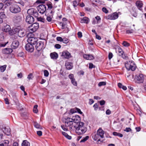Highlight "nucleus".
I'll return each instance as SVG.
<instances>
[{"label": "nucleus", "mask_w": 146, "mask_h": 146, "mask_svg": "<svg viewBox=\"0 0 146 146\" xmlns=\"http://www.w3.org/2000/svg\"><path fill=\"white\" fill-rule=\"evenodd\" d=\"M80 117L78 115H75L70 117L64 118L62 119V122L64 124L62 125L61 127L63 130L67 131L69 129L70 130L75 129V126L80 123Z\"/></svg>", "instance_id": "f257e3e1"}, {"label": "nucleus", "mask_w": 146, "mask_h": 146, "mask_svg": "<svg viewBox=\"0 0 146 146\" xmlns=\"http://www.w3.org/2000/svg\"><path fill=\"white\" fill-rule=\"evenodd\" d=\"M75 126V129L76 133L78 135H82L84 134L87 130V127L85 126L84 122H80Z\"/></svg>", "instance_id": "f03ea898"}, {"label": "nucleus", "mask_w": 146, "mask_h": 146, "mask_svg": "<svg viewBox=\"0 0 146 146\" xmlns=\"http://www.w3.org/2000/svg\"><path fill=\"white\" fill-rule=\"evenodd\" d=\"M9 10L11 12L14 13H19L21 11L20 7L16 3L12 5L10 7Z\"/></svg>", "instance_id": "7ed1b4c3"}, {"label": "nucleus", "mask_w": 146, "mask_h": 146, "mask_svg": "<svg viewBox=\"0 0 146 146\" xmlns=\"http://www.w3.org/2000/svg\"><path fill=\"white\" fill-rule=\"evenodd\" d=\"M125 67L126 69L129 70L134 71L136 68V65L134 62L132 61H129L125 64Z\"/></svg>", "instance_id": "20e7f679"}, {"label": "nucleus", "mask_w": 146, "mask_h": 146, "mask_svg": "<svg viewBox=\"0 0 146 146\" xmlns=\"http://www.w3.org/2000/svg\"><path fill=\"white\" fill-rule=\"evenodd\" d=\"M135 82L138 84H141L143 83L144 80V75L141 74L138 75H136L134 78Z\"/></svg>", "instance_id": "39448f33"}, {"label": "nucleus", "mask_w": 146, "mask_h": 146, "mask_svg": "<svg viewBox=\"0 0 146 146\" xmlns=\"http://www.w3.org/2000/svg\"><path fill=\"white\" fill-rule=\"evenodd\" d=\"M39 27L38 23H36L33 24L28 27V30L30 33H34L36 31Z\"/></svg>", "instance_id": "423d86ee"}, {"label": "nucleus", "mask_w": 146, "mask_h": 146, "mask_svg": "<svg viewBox=\"0 0 146 146\" xmlns=\"http://www.w3.org/2000/svg\"><path fill=\"white\" fill-rule=\"evenodd\" d=\"M54 13L51 10L46 11L45 13V15L46 16V20L48 22H51L52 18H53Z\"/></svg>", "instance_id": "0eeeda50"}, {"label": "nucleus", "mask_w": 146, "mask_h": 146, "mask_svg": "<svg viewBox=\"0 0 146 146\" xmlns=\"http://www.w3.org/2000/svg\"><path fill=\"white\" fill-rule=\"evenodd\" d=\"M118 17V13L117 12H115L108 16H106L105 18L107 19L114 20L117 19Z\"/></svg>", "instance_id": "6e6552de"}, {"label": "nucleus", "mask_w": 146, "mask_h": 146, "mask_svg": "<svg viewBox=\"0 0 146 146\" xmlns=\"http://www.w3.org/2000/svg\"><path fill=\"white\" fill-rule=\"evenodd\" d=\"M36 44V48L38 52L40 51L43 48L44 43L43 42L38 41Z\"/></svg>", "instance_id": "1a4fd4ad"}, {"label": "nucleus", "mask_w": 146, "mask_h": 146, "mask_svg": "<svg viewBox=\"0 0 146 146\" xmlns=\"http://www.w3.org/2000/svg\"><path fill=\"white\" fill-rule=\"evenodd\" d=\"M37 9L38 12L42 14H43L44 13L46 12V6L44 5H38L37 7Z\"/></svg>", "instance_id": "9d476101"}, {"label": "nucleus", "mask_w": 146, "mask_h": 146, "mask_svg": "<svg viewBox=\"0 0 146 146\" xmlns=\"http://www.w3.org/2000/svg\"><path fill=\"white\" fill-rule=\"evenodd\" d=\"M22 20L21 15L19 14L15 15L13 18V21L16 23H18L21 22Z\"/></svg>", "instance_id": "9b49d317"}, {"label": "nucleus", "mask_w": 146, "mask_h": 146, "mask_svg": "<svg viewBox=\"0 0 146 146\" xmlns=\"http://www.w3.org/2000/svg\"><path fill=\"white\" fill-rule=\"evenodd\" d=\"M25 48L26 50L31 52H33L34 50V48L33 45L29 43L26 44Z\"/></svg>", "instance_id": "f8f14e48"}, {"label": "nucleus", "mask_w": 146, "mask_h": 146, "mask_svg": "<svg viewBox=\"0 0 146 146\" xmlns=\"http://www.w3.org/2000/svg\"><path fill=\"white\" fill-rule=\"evenodd\" d=\"M38 40L37 38L33 37H30L27 39V41L28 43L32 44V45L36 44Z\"/></svg>", "instance_id": "ddd939ff"}, {"label": "nucleus", "mask_w": 146, "mask_h": 146, "mask_svg": "<svg viewBox=\"0 0 146 146\" xmlns=\"http://www.w3.org/2000/svg\"><path fill=\"white\" fill-rule=\"evenodd\" d=\"M117 51L119 55L124 59H126L127 57L124 53V51L122 49L119 47L117 48Z\"/></svg>", "instance_id": "4468645a"}, {"label": "nucleus", "mask_w": 146, "mask_h": 146, "mask_svg": "<svg viewBox=\"0 0 146 146\" xmlns=\"http://www.w3.org/2000/svg\"><path fill=\"white\" fill-rule=\"evenodd\" d=\"M68 78L71 80V83L74 86H77V83L74 78V75L73 74H70L68 75Z\"/></svg>", "instance_id": "2eb2a0df"}, {"label": "nucleus", "mask_w": 146, "mask_h": 146, "mask_svg": "<svg viewBox=\"0 0 146 146\" xmlns=\"http://www.w3.org/2000/svg\"><path fill=\"white\" fill-rule=\"evenodd\" d=\"M61 56L63 57V58L66 59H69L71 57L70 54L68 51H64L62 52Z\"/></svg>", "instance_id": "dca6fc26"}, {"label": "nucleus", "mask_w": 146, "mask_h": 146, "mask_svg": "<svg viewBox=\"0 0 146 146\" xmlns=\"http://www.w3.org/2000/svg\"><path fill=\"white\" fill-rule=\"evenodd\" d=\"M26 21L29 24H32L34 21V18L32 16L28 15L26 17Z\"/></svg>", "instance_id": "f3484780"}, {"label": "nucleus", "mask_w": 146, "mask_h": 146, "mask_svg": "<svg viewBox=\"0 0 146 146\" xmlns=\"http://www.w3.org/2000/svg\"><path fill=\"white\" fill-rule=\"evenodd\" d=\"M19 45V43L17 40H15L13 41L11 45L12 48L15 49L17 48Z\"/></svg>", "instance_id": "a211bd4d"}, {"label": "nucleus", "mask_w": 146, "mask_h": 146, "mask_svg": "<svg viewBox=\"0 0 146 146\" xmlns=\"http://www.w3.org/2000/svg\"><path fill=\"white\" fill-rule=\"evenodd\" d=\"M97 133L101 138H103L104 137V131L100 127L97 130Z\"/></svg>", "instance_id": "6ab92c4d"}, {"label": "nucleus", "mask_w": 146, "mask_h": 146, "mask_svg": "<svg viewBox=\"0 0 146 146\" xmlns=\"http://www.w3.org/2000/svg\"><path fill=\"white\" fill-rule=\"evenodd\" d=\"M135 4L138 9L140 10H142L143 4L141 1H136Z\"/></svg>", "instance_id": "aec40b11"}, {"label": "nucleus", "mask_w": 146, "mask_h": 146, "mask_svg": "<svg viewBox=\"0 0 146 146\" xmlns=\"http://www.w3.org/2000/svg\"><path fill=\"white\" fill-rule=\"evenodd\" d=\"M80 23H84L87 24L90 22V19L86 17H84L82 18L81 19Z\"/></svg>", "instance_id": "412c9836"}, {"label": "nucleus", "mask_w": 146, "mask_h": 146, "mask_svg": "<svg viewBox=\"0 0 146 146\" xmlns=\"http://www.w3.org/2000/svg\"><path fill=\"white\" fill-rule=\"evenodd\" d=\"M13 52V50L9 48H6L2 50V52L3 54H8L11 53Z\"/></svg>", "instance_id": "4be33fe9"}, {"label": "nucleus", "mask_w": 146, "mask_h": 146, "mask_svg": "<svg viewBox=\"0 0 146 146\" xmlns=\"http://www.w3.org/2000/svg\"><path fill=\"white\" fill-rule=\"evenodd\" d=\"M26 34L25 31L23 30L19 31L18 33V35L20 37H22L25 36Z\"/></svg>", "instance_id": "5701e85b"}, {"label": "nucleus", "mask_w": 146, "mask_h": 146, "mask_svg": "<svg viewBox=\"0 0 146 146\" xmlns=\"http://www.w3.org/2000/svg\"><path fill=\"white\" fill-rule=\"evenodd\" d=\"M65 66L67 69L70 70L73 67V63L71 62H67L65 63Z\"/></svg>", "instance_id": "b1692460"}, {"label": "nucleus", "mask_w": 146, "mask_h": 146, "mask_svg": "<svg viewBox=\"0 0 146 146\" xmlns=\"http://www.w3.org/2000/svg\"><path fill=\"white\" fill-rule=\"evenodd\" d=\"M3 131L4 133L7 135H9L10 134V129L9 127H5L3 128Z\"/></svg>", "instance_id": "393cba45"}, {"label": "nucleus", "mask_w": 146, "mask_h": 146, "mask_svg": "<svg viewBox=\"0 0 146 146\" xmlns=\"http://www.w3.org/2000/svg\"><path fill=\"white\" fill-rule=\"evenodd\" d=\"M84 58L88 60H92L94 59V56L90 54H84L83 55Z\"/></svg>", "instance_id": "a878e982"}, {"label": "nucleus", "mask_w": 146, "mask_h": 146, "mask_svg": "<svg viewBox=\"0 0 146 146\" xmlns=\"http://www.w3.org/2000/svg\"><path fill=\"white\" fill-rule=\"evenodd\" d=\"M50 56L52 59H56L58 57V55L56 52H54L50 54Z\"/></svg>", "instance_id": "bb28decb"}, {"label": "nucleus", "mask_w": 146, "mask_h": 146, "mask_svg": "<svg viewBox=\"0 0 146 146\" xmlns=\"http://www.w3.org/2000/svg\"><path fill=\"white\" fill-rule=\"evenodd\" d=\"M3 29L4 31L6 32H9L11 29L10 26L8 25H7L5 26Z\"/></svg>", "instance_id": "cd10ccee"}, {"label": "nucleus", "mask_w": 146, "mask_h": 146, "mask_svg": "<svg viewBox=\"0 0 146 146\" xmlns=\"http://www.w3.org/2000/svg\"><path fill=\"white\" fill-rule=\"evenodd\" d=\"M30 143L27 140L23 141L22 143V146H30Z\"/></svg>", "instance_id": "c85d7f7f"}, {"label": "nucleus", "mask_w": 146, "mask_h": 146, "mask_svg": "<svg viewBox=\"0 0 146 146\" xmlns=\"http://www.w3.org/2000/svg\"><path fill=\"white\" fill-rule=\"evenodd\" d=\"M4 3L7 6H11L13 4L11 0H5Z\"/></svg>", "instance_id": "c756f323"}, {"label": "nucleus", "mask_w": 146, "mask_h": 146, "mask_svg": "<svg viewBox=\"0 0 146 146\" xmlns=\"http://www.w3.org/2000/svg\"><path fill=\"white\" fill-rule=\"evenodd\" d=\"M35 9L33 8H31L29 9L27 11V13L30 15H32L34 11H35Z\"/></svg>", "instance_id": "7c9ffc66"}, {"label": "nucleus", "mask_w": 146, "mask_h": 146, "mask_svg": "<svg viewBox=\"0 0 146 146\" xmlns=\"http://www.w3.org/2000/svg\"><path fill=\"white\" fill-rule=\"evenodd\" d=\"M34 127L38 129H42V128L40 124L36 122H34Z\"/></svg>", "instance_id": "2f4dec72"}, {"label": "nucleus", "mask_w": 146, "mask_h": 146, "mask_svg": "<svg viewBox=\"0 0 146 146\" xmlns=\"http://www.w3.org/2000/svg\"><path fill=\"white\" fill-rule=\"evenodd\" d=\"M118 86L119 88H121L124 90H127V88L126 86L123 85L121 83H118Z\"/></svg>", "instance_id": "473e14b6"}, {"label": "nucleus", "mask_w": 146, "mask_h": 146, "mask_svg": "<svg viewBox=\"0 0 146 146\" xmlns=\"http://www.w3.org/2000/svg\"><path fill=\"white\" fill-rule=\"evenodd\" d=\"M135 30V27H134L132 29H131L129 30H127L126 31V34H130L133 33Z\"/></svg>", "instance_id": "72a5a7b5"}, {"label": "nucleus", "mask_w": 146, "mask_h": 146, "mask_svg": "<svg viewBox=\"0 0 146 146\" xmlns=\"http://www.w3.org/2000/svg\"><path fill=\"white\" fill-rule=\"evenodd\" d=\"M62 135H64L66 138L69 139H70L72 138V137L71 136L69 135L68 134L65 132L62 131Z\"/></svg>", "instance_id": "f704fd0d"}, {"label": "nucleus", "mask_w": 146, "mask_h": 146, "mask_svg": "<svg viewBox=\"0 0 146 146\" xmlns=\"http://www.w3.org/2000/svg\"><path fill=\"white\" fill-rule=\"evenodd\" d=\"M100 136L98 135V134L96 133L94 135H93L92 136V138L94 140L96 141L100 138Z\"/></svg>", "instance_id": "c9c22d12"}, {"label": "nucleus", "mask_w": 146, "mask_h": 146, "mask_svg": "<svg viewBox=\"0 0 146 146\" xmlns=\"http://www.w3.org/2000/svg\"><path fill=\"white\" fill-rule=\"evenodd\" d=\"M113 134L114 136H117L120 137H122L123 136L122 134L120 133H117L116 132H114L113 133Z\"/></svg>", "instance_id": "e433bc0d"}, {"label": "nucleus", "mask_w": 146, "mask_h": 146, "mask_svg": "<svg viewBox=\"0 0 146 146\" xmlns=\"http://www.w3.org/2000/svg\"><path fill=\"white\" fill-rule=\"evenodd\" d=\"M89 138V136H86L85 137H84L83 138L81 139L80 141V143L84 142L87 141Z\"/></svg>", "instance_id": "4c0bfd02"}, {"label": "nucleus", "mask_w": 146, "mask_h": 146, "mask_svg": "<svg viewBox=\"0 0 146 146\" xmlns=\"http://www.w3.org/2000/svg\"><path fill=\"white\" fill-rule=\"evenodd\" d=\"M47 5L48 6V9H49V10L47 9V11H48V10H50L53 7L52 4L50 2L49 3H47Z\"/></svg>", "instance_id": "58836bf2"}, {"label": "nucleus", "mask_w": 146, "mask_h": 146, "mask_svg": "<svg viewBox=\"0 0 146 146\" xmlns=\"http://www.w3.org/2000/svg\"><path fill=\"white\" fill-rule=\"evenodd\" d=\"M6 65H4L0 67V70L1 72H4L6 69Z\"/></svg>", "instance_id": "ea45409f"}, {"label": "nucleus", "mask_w": 146, "mask_h": 146, "mask_svg": "<svg viewBox=\"0 0 146 146\" xmlns=\"http://www.w3.org/2000/svg\"><path fill=\"white\" fill-rule=\"evenodd\" d=\"M38 107V105H35L34 106L33 109V111L34 113H37L38 112V110L37 108Z\"/></svg>", "instance_id": "a19ab883"}, {"label": "nucleus", "mask_w": 146, "mask_h": 146, "mask_svg": "<svg viewBox=\"0 0 146 146\" xmlns=\"http://www.w3.org/2000/svg\"><path fill=\"white\" fill-rule=\"evenodd\" d=\"M122 44L123 46L125 47L129 46L130 45L126 41H123Z\"/></svg>", "instance_id": "79ce46f5"}, {"label": "nucleus", "mask_w": 146, "mask_h": 146, "mask_svg": "<svg viewBox=\"0 0 146 146\" xmlns=\"http://www.w3.org/2000/svg\"><path fill=\"white\" fill-rule=\"evenodd\" d=\"M76 1H74L73 2V6L74 7L77 6L78 5L79 2L81 0H77Z\"/></svg>", "instance_id": "37998d69"}, {"label": "nucleus", "mask_w": 146, "mask_h": 146, "mask_svg": "<svg viewBox=\"0 0 146 146\" xmlns=\"http://www.w3.org/2000/svg\"><path fill=\"white\" fill-rule=\"evenodd\" d=\"M6 15L4 13V12H1L0 13V18H2V19L5 18Z\"/></svg>", "instance_id": "c03bdc74"}, {"label": "nucleus", "mask_w": 146, "mask_h": 146, "mask_svg": "<svg viewBox=\"0 0 146 146\" xmlns=\"http://www.w3.org/2000/svg\"><path fill=\"white\" fill-rule=\"evenodd\" d=\"M34 77L33 76V74L31 73H30L28 76L27 78L29 80H32L33 78Z\"/></svg>", "instance_id": "a18cd8bd"}, {"label": "nucleus", "mask_w": 146, "mask_h": 146, "mask_svg": "<svg viewBox=\"0 0 146 146\" xmlns=\"http://www.w3.org/2000/svg\"><path fill=\"white\" fill-rule=\"evenodd\" d=\"M37 20L38 21H41V22L44 23L45 21L44 19L42 18L41 17L37 18Z\"/></svg>", "instance_id": "49530a36"}, {"label": "nucleus", "mask_w": 146, "mask_h": 146, "mask_svg": "<svg viewBox=\"0 0 146 146\" xmlns=\"http://www.w3.org/2000/svg\"><path fill=\"white\" fill-rule=\"evenodd\" d=\"M106 84V82H100L98 84V85L99 86H105Z\"/></svg>", "instance_id": "de8ad7c7"}, {"label": "nucleus", "mask_w": 146, "mask_h": 146, "mask_svg": "<svg viewBox=\"0 0 146 146\" xmlns=\"http://www.w3.org/2000/svg\"><path fill=\"white\" fill-rule=\"evenodd\" d=\"M62 42L63 43L67 44L69 42L68 39L66 38H63Z\"/></svg>", "instance_id": "09e8293b"}, {"label": "nucleus", "mask_w": 146, "mask_h": 146, "mask_svg": "<svg viewBox=\"0 0 146 146\" xmlns=\"http://www.w3.org/2000/svg\"><path fill=\"white\" fill-rule=\"evenodd\" d=\"M33 16L35 17H36L38 16V13L35 10V11H34L33 14L32 15Z\"/></svg>", "instance_id": "8fccbe9b"}, {"label": "nucleus", "mask_w": 146, "mask_h": 146, "mask_svg": "<svg viewBox=\"0 0 146 146\" xmlns=\"http://www.w3.org/2000/svg\"><path fill=\"white\" fill-rule=\"evenodd\" d=\"M44 75L46 77H47L48 76L49 72L47 70H45L44 71Z\"/></svg>", "instance_id": "3c124183"}, {"label": "nucleus", "mask_w": 146, "mask_h": 146, "mask_svg": "<svg viewBox=\"0 0 146 146\" xmlns=\"http://www.w3.org/2000/svg\"><path fill=\"white\" fill-rule=\"evenodd\" d=\"M113 54L112 52H109L108 54V59L110 60L113 57Z\"/></svg>", "instance_id": "603ef678"}, {"label": "nucleus", "mask_w": 146, "mask_h": 146, "mask_svg": "<svg viewBox=\"0 0 146 146\" xmlns=\"http://www.w3.org/2000/svg\"><path fill=\"white\" fill-rule=\"evenodd\" d=\"M9 141L8 140H5L4 141V143L5 146H8V145L9 144Z\"/></svg>", "instance_id": "864d4df0"}, {"label": "nucleus", "mask_w": 146, "mask_h": 146, "mask_svg": "<svg viewBox=\"0 0 146 146\" xmlns=\"http://www.w3.org/2000/svg\"><path fill=\"white\" fill-rule=\"evenodd\" d=\"M76 112H77L81 114L83 113L80 110V109L76 108Z\"/></svg>", "instance_id": "5fc2aeb1"}, {"label": "nucleus", "mask_w": 146, "mask_h": 146, "mask_svg": "<svg viewBox=\"0 0 146 146\" xmlns=\"http://www.w3.org/2000/svg\"><path fill=\"white\" fill-rule=\"evenodd\" d=\"M102 10L103 12L106 13H107L108 12V10L105 7H104L102 8Z\"/></svg>", "instance_id": "6e6d98bb"}, {"label": "nucleus", "mask_w": 146, "mask_h": 146, "mask_svg": "<svg viewBox=\"0 0 146 146\" xmlns=\"http://www.w3.org/2000/svg\"><path fill=\"white\" fill-rule=\"evenodd\" d=\"M70 112L72 113H73L76 112V108H75L72 109L70 110Z\"/></svg>", "instance_id": "4d7b16f0"}, {"label": "nucleus", "mask_w": 146, "mask_h": 146, "mask_svg": "<svg viewBox=\"0 0 146 146\" xmlns=\"http://www.w3.org/2000/svg\"><path fill=\"white\" fill-rule=\"evenodd\" d=\"M54 47L57 49H60L61 48V46L59 44H56L55 46Z\"/></svg>", "instance_id": "13d9d810"}, {"label": "nucleus", "mask_w": 146, "mask_h": 146, "mask_svg": "<svg viewBox=\"0 0 146 146\" xmlns=\"http://www.w3.org/2000/svg\"><path fill=\"white\" fill-rule=\"evenodd\" d=\"M124 131L127 132H129L131 131V129L130 127H126L125 129L124 130Z\"/></svg>", "instance_id": "bf43d9fd"}, {"label": "nucleus", "mask_w": 146, "mask_h": 146, "mask_svg": "<svg viewBox=\"0 0 146 146\" xmlns=\"http://www.w3.org/2000/svg\"><path fill=\"white\" fill-rule=\"evenodd\" d=\"M56 40L58 41L62 42L63 40V38L61 37H56Z\"/></svg>", "instance_id": "052dcab7"}, {"label": "nucleus", "mask_w": 146, "mask_h": 146, "mask_svg": "<svg viewBox=\"0 0 146 146\" xmlns=\"http://www.w3.org/2000/svg\"><path fill=\"white\" fill-rule=\"evenodd\" d=\"M93 107L95 110H97L98 109V105L97 103L95 104L93 106Z\"/></svg>", "instance_id": "680f3d73"}, {"label": "nucleus", "mask_w": 146, "mask_h": 146, "mask_svg": "<svg viewBox=\"0 0 146 146\" xmlns=\"http://www.w3.org/2000/svg\"><path fill=\"white\" fill-rule=\"evenodd\" d=\"M95 66L92 63H90L89 64V68L92 69L93 68H94Z\"/></svg>", "instance_id": "e2e57ef3"}, {"label": "nucleus", "mask_w": 146, "mask_h": 146, "mask_svg": "<svg viewBox=\"0 0 146 146\" xmlns=\"http://www.w3.org/2000/svg\"><path fill=\"white\" fill-rule=\"evenodd\" d=\"M99 103L101 106H102L105 104V101L104 100H101L100 101Z\"/></svg>", "instance_id": "0e129e2a"}, {"label": "nucleus", "mask_w": 146, "mask_h": 146, "mask_svg": "<svg viewBox=\"0 0 146 146\" xmlns=\"http://www.w3.org/2000/svg\"><path fill=\"white\" fill-rule=\"evenodd\" d=\"M78 37L81 38L82 37V34L81 32H78Z\"/></svg>", "instance_id": "69168bd1"}, {"label": "nucleus", "mask_w": 146, "mask_h": 146, "mask_svg": "<svg viewBox=\"0 0 146 146\" xmlns=\"http://www.w3.org/2000/svg\"><path fill=\"white\" fill-rule=\"evenodd\" d=\"M37 133L38 135L39 136H40L42 135V131H38L37 132Z\"/></svg>", "instance_id": "338daca9"}, {"label": "nucleus", "mask_w": 146, "mask_h": 146, "mask_svg": "<svg viewBox=\"0 0 146 146\" xmlns=\"http://www.w3.org/2000/svg\"><path fill=\"white\" fill-rule=\"evenodd\" d=\"M17 77L20 78H21L23 77V74L21 72L18 74L17 75Z\"/></svg>", "instance_id": "774afa93"}]
</instances>
